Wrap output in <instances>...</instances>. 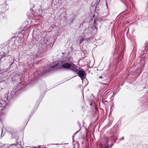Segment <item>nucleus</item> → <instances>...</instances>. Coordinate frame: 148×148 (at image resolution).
<instances>
[{
	"label": "nucleus",
	"mask_w": 148,
	"mask_h": 148,
	"mask_svg": "<svg viewBox=\"0 0 148 148\" xmlns=\"http://www.w3.org/2000/svg\"><path fill=\"white\" fill-rule=\"evenodd\" d=\"M73 60L71 58L68 57L65 58L62 62L65 63H73Z\"/></svg>",
	"instance_id": "nucleus-10"
},
{
	"label": "nucleus",
	"mask_w": 148,
	"mask_h": 148,
	"mask_svg": "<svg viewBox=\"0 0 148 148\" xmlns=\"http://www.w3.org/2000/svg\"><path fill=\"white\" fill-rule=\"evenodd\" d=\"M106 13L107 14H106V16H108V11H107L106 12Z\"/></svg>",
	"instance_id": "nucleus-23"
},
{
	"label": "nucleus",
	"mask_w": 148,
	"mask_h": 148,
	"mask_svg": "<svg viewBox=\"0 0 148 148\" xmlns=\"http://www.w3.org/2000/svg\"><path fill=\"white\" fill-rule=\"evenodd\" d=\"M18 38H19V39L18 40H18V45H20V44H21V38L18 37Z\"/></svg>",
	"instance_id": "nucleus-15"
},
{
	"label": "nucleus",
	"mask_w": 148,
	"mask_h": 148,
	"mask_svg": "<svg viewBox=\"0 0 148 148\" xmlns=\"http://www.w3.org/2000/svg\"><path fill=\"white\" fill-rule=\"evenodd\" d=\"M34 12L36 14L35 15L37 16L42 15V14H43L42 9L40 8L34 10Z\"/></svg>",
	"instance_id": "nucleus-8"
},
{
	"label": "nucleus",
	"mask_w": 148,
	"mask_h": 148,
	"mask_svg": "<svg viewBox=\"0 0 148 148\" xmlns=\"http://www.w3.org/2000/svg\"><path fill=\"white\" fill-rule=\"evenodd\" d=\"M72 66H71L70 70H72L73 72L77 73L79 71L80 68L78 67L77 66H75V65L73 63L72 64Z\"/></svg>",
	"instance_id": "nucleus-7"
},
{
	"label": "nucleus",
	"mask_w": 148,
	"mask_h": 148,
	"mask_svg": "<svg viewBox=\"0 0 148 148\" xmlns=\"http://www.w3.org/2000/svg\"><path fill=\"white\" fill-rule=\"evenodd\" d=\"M7 6H6V7H5V8L4 9V10H8V8Z\"/></svg>",
	"instance_id": "nucleus-21"
},
{
	"label": "nucleus",
	"mask_w": 148,
	"mask_h": 148,
	"mask_svg": "<svg viewBox=\"0 0 148 148\" xmlns=\"http://www.w3.org/2000/svg\"><path fill=\"white\" fill-rule=\"evenodd\" d=\"M99 77L100 79H102L103 78V77L102 76H99Z\"/></svg>",
	"instance_id": "nucleus-25"
},
{
	"label": "nucleus",
	"mask_w": 148,
	"mask_h": 148,
	"mask_svg": "<svg viewBox=\"0 0 148 148\" xmlns=\"http://www.w3.org/2000/svg\"><path fill=\"white\" fill-rule=\"evenodd\" d=\"M20 89L19 88L17 91H16V89H14L12 90L11 93L9 94V93H7V95H6L5 97H7L6 100L7 101H8V100H9L10 99H11V98L13 97L15 95H17L18 93V91Z\"/></svg>",
	"instance_id": "nucleus-2"
},
{
	"label": "nucleus",
	"mask_w": 148,
	"mask_h": 148,
	"mask_svg": "<svg viewBox=\"0 0 148 148\" xmlns=\"http://www.w3.org/2000/svg\"><path fill=\"white\" fill-rule=\"evenodd\" d=\"M9 51L8 50L7 52H0V54L1 56H3L4 57H5L6 56V55L8 54Z\"/></svg>",
	"instance_id": "nucleus-13"
},
{
	"label": "nucleus",
	"mask_w": 148,
	"mask_h": 148,
	"mask_svg": "<svg viewBox=\"0 0 148 148\" xmlns=\"http://www.w3.org/2000/svg\"><path fill=\"white\" fill-rule=\"evenodd\" d=\"M79 131V130H78V131H77L75 133V134L73 135V137H74V136H75V135L77 133V132H78Z\"/></svg>",
	"instance_id": "nucleus-19"
},
{
	"label": "nucleus",
	"mask_w": 148,
	"mask_h": 148,
	"mask_svg": "<svg viewBox=\"0 0 148 148\" xmlns=\"http://www.w3.org/2000/svg\"><path fill=\"white\" fill-rule=\"evenodd\" d=\"M15 145V144H12L10 145V146H11L12 145Z\"/></svg>",
	"instance_id": "nucleus-29"
},
{
	"label": "nucleus",
	"mask_w": 148,
	"mask_h": 148,
	"mask_svg": "<svg viewBox=\"0 0 148 148\" xmlns=\"http://www.w3.org/2000/svg\"><path fill=\"white\" fill-rule=\"evenodd\" d=\"M106 6H107V8H108V5L107 3V2H106Z\"/></svg>",
	"instance_id": "nucleus-26"
},
{
	"label": "nucleus",
	"mask_w": 148,
	"mask_h": 148,
	"mask_svg": "<svg viewBox=\"0 0 148 148\" xmlns=\"http://www.w3.org/2000/svg\"><path fill=\"white\" fill-rule=\"evenodd\" d=\"M60 0H55V2L54 3V4L55 5H58V3H59Z\"/></svg>",
	"instance_id": "nucleus-16"
},
{
	"label": "nucleus",
	"mask_w": 148,
	"mask_h": 148,
	"mask_svg": "<svg viewBox=\"0 0 148 148\" xmlns=\"http://www.w3.org/2000/svg\"><path fill=\"white\" fill-rule=\"evenodd\" d=\"M124 140V137H122L120 139V140Z\"/></svg>",
	"instance_id": "nucleus-24"
},
{
	"label": "nucleus",
	"mask_w": 148,
	"mask_h": 148,
	"mask_svg": "<svg viewBox=\"0 0 148 148\" xmlns=\"http://www.w3.org/2000/svg\"><path fill=\"white\" fill-rule=\"evenodd\" d=\"M22 85V84H21V82H20V83H19V84L18 85V86H20L21 85Z\"/></svg>",
	"instance_id": "nucleus-22"
},
{
	"label": "nucleus",
	"mask_w": 148,
	"mask_h": 148,
	"mask_svg": "<svg viewBox=\"0 0 148 148\" xmlns=\"http://www.w3.org/2000/svg\"><path fill=\"white\" fill-rule=\"evenodd\" d=\"M32 64H30L29 65V66H31L32 65Z\"/></svg>",
	"instance_id": "nucleus-28"
},
{
	"label": "nucleus",
	"mask_w": 148,
	"mask_h": 148,
	"mask_svg": "<svg viewBox=\"0 0 148 148\" xmlns=\"http://www.w3.org/2000/svg\"><path fill=\"white\" fill-rule=\"evenodd\" d=\"M72 64L73 63H68L63 62V64H62V68L64 69L70 70L71 66H72Z\"/></svg>",
	"instance_id": "nucleus-4"
},
{
	"label": "nucleus",
	"mask_w": 148,
	"mask_h": 148,
	"mask_svg": "<svg viewBox=\"0 0 148 148\" xmlns=\"http://www.w3.org/2000/svg\"><path fill=\"white\" fill-rule=\"evenodd\" d=\"M8 103V101H7H7H5V100L3 101V100H1L0 102V110L1 109H2V107L3 108L4 107L6 106L7 105Z\"/></svg>",
	"instance_id": "nucleus-9"
},
{
	"label": "nucleus",
	"mask_w": 148,
	"mask_h": 148,
	"mask_svg": "<svg viewBox=\"0 0 148 148\" xmlns=\"http://www.w3.org/2000/svg\"><path fill=\"white\" fill-rule=\"evenodd\" d=\"M94 23H95V20H94Z\"/></svg>",
	"instance_id": "nucleus-33"
},
{
	"label": "nucleus",
	"mask_w": 148,
	"mask_h": 148,
	"mask_svg": "<svg viewBox=\"0 0 148 148\" xmlns=\"http://www.w3.org/2000/svg\"><path fill=\"white\" fill-rule=\"evenodd\" d=\"M38 147H39V148H46L45 147H43L42 146H38Z\"/></svg>",
	"instance_id": "nucleus-20"
},
{
	"label": "nucleus",
	"mask_w": 148,
	"mask_h": 148,
	"mask_svg": "<svg viewBox=\"0 0 148 148\" xmlns=\"http://www.w3.org/2000/svg\"><path fill=\"white\" fill-rule=\"evenodd\" d=\"M13 63H12L11 64V65H10V66L12 65L13 64Z\"/></svg>",
	"instance_id": "nucleus-31"
},
{
	"label": "nucleus",
	"mask_w": 148,
	"mask_h": 148,
	"mask_svg": "<svg viewBox=\"0 0 148 148\" xmlns=\"http://www.w3.org/2000/svg\"><path fill=\"white\" fill-rule=\"evenodd\" d=\"M58 66V65H56H56L55 66H51V68H50V69L48 67H46V68H45V69L44 70V71L45 73H47V72H49L51 70V68H53V67H54L56 66Z\"/></svg>",
	"instance_id": "nucleus-12"
},
{
	"label": "nucleus",
	"mask_w": 148,
	"mask_h": 148,
	"mask_svg": "<svg viewBox=\"0 0 148 148\" xmlns=\"http://www.w3.org/2000/svg\"><path fill=\"white\" fill-rule=\"evenodd\" d=\"M74 20V18H71L70 19L69 24L70 25H72L73 24Z\"/></svg>",
	"instance_id": "nucleus-14"
},
{
	"label": "nucleus",
	"mask_w": 148,
	"mask_h": 148,
	"mask_svg": "<svg viewBox=\"0 0 148 148\" xmlns=\"http://www.w3.org/2000/svg\"><path fill=\"white\" fill-rule=\"evenodd\" d=\"M90 38H88L86 39V40H85V41H86V43L87 42H88L90 41Z\"/></svg>",
	"instance_id": "nucleus-17"
},
{
	"label": "nucleus",
	"mask_w": 148,
	"mask_h": 148,
	"mask_svg": "<svg viewBox=\"0 0 148 148\" xmlns=\"http://www.w3.org/2000/svg\"><path fill=\"white\" fill-rule=\"evenodd\" d=\"M106 142L104 144L100 143L99 146L100 148H111L112 146V145L111 146H110L108 144L109 140L108 138H106Z\"/></svg>",
	"instance_id": "nucleus-3"
},
{
	"label": "nucleus",
	"mask_w": 148,
	"mask_h": 148,
	"mask_svg": "<svg viewBox=\"0 0 148 148\" xmlns=\"http://www.w3.org/2000/svg\"><path fill=\"white\" fill-rule=\"evenodd\" d=\"M5 46L6 47H7L8 51H10L11 49L12 50L15 49L14 48V45H13V43L12 41L10 42L8 44L5 45Z\"/></svg>",
	"instance_id": "nucleus-5"
},
{
	"label": "nucleus",
	"mask_w": 148,
	"mask_h": 148,
	"mask_svg": "<svg viewBox=\"0 0 148 148\" xmlns=\"http://www.w3.org/2000/svg\"><path fill=\"white\" fill-rule=\"evenodd\" d=\"M85 73V72L82 69L81 70L79 71L77 73L78 75V76L80 77L82 82H83V77Z\"/></svg>",
	"instance_id": "nucleus-6"
},
{
	"label": "nucleus",
	"mask_w": 148,
	"mask_h": 148,
	"mask_svg": "<svg viewBox=\"0 0 148 148\" xmlns=\"http://www.w3.org/2000/svg\"><path fill=\"white\" fill-rule=\"evenodd\" d=\"M38 147H34V148H38Z\"/></svg>",
	"instance_id": "nucleus-32"
},
{
	"label": "nucleus",
	"mask_w": 148,
	"mask_h": 148,
	"mask_svg": "<svg viewBox=\"0 0 148 148\" xmlns=\"http://www.w3.org/2000/svg\"><path fill=\"white\" fill-rule=\"evenodd\" d=\"M20 89L19 88L17 91H16V89H14L12 90L11 93L9 94V93H7V95H6L5 97H7L6 100L7 101H8V100H9L10 99H11V98L13 97L15 95H17L18 93V91Z\"/></svg>",
	"instance_id": "nucleus-1"
},
{
	"label": "nucleus",
	"mask_w": 148,
	"mask_h": 148,
	"mask_svg": "<svg viewBox=\"0 0 148 148\" xmlns=\"http://www.w3.org/2000/svg\"><path fill=\"white\" fill-rule=\"evenodd\" d=\"M116 94V93H114L113 94V95L114 96Z\"/></svg>",
	"instance_id": "nucleus-27"
},
{
	"label": "nucleus",
	"mask_w": 148,
	"mask_h": 148,
	"mask_svg": "<svg viewBox=\"0 0 148 148\" xmlns=\"http://www.w3.org/2000/svg\"><path fill=\"white\" fill-rule=\"evenodd\" d=\"M85 40V38L84 37L80 36L79 37L78 39L77 42H79V45L81 44L82 42Z\"/></svg>",
	"instance_id": "nucleus-11"
},
{
	"label": "nucleus",
	"mask_w": 148,
	"mask_h": 148,
	"mask_svg": "<svg viewBox=\"0 0 148 148\" xmlns=\"http://www.w3.org/2000/svg\"><path fill=\"white\" fill-rule=\"evenodd\" d=\"M27 71V67H25V70H23V73L24 74L25 72V71Z\"/></svg>",
	"instance_id": "nucleus-18"
},
{
	"label": "nucleus",
	"mask_w": 148,
	"mask_h": 148,
	"mask_svg": "<svg viewBox=\"0 0 148 148\" xmlns=\"http://www.w3.org/2000/svg\"><path fill=\"white\" fill-rule=\"evenodd\" d=\"M34 8H33V9H32V10L34 12V11H33V10H34Z\"/></svg>",
	"instance_id": "nucleus-30"
}]
</instances>
